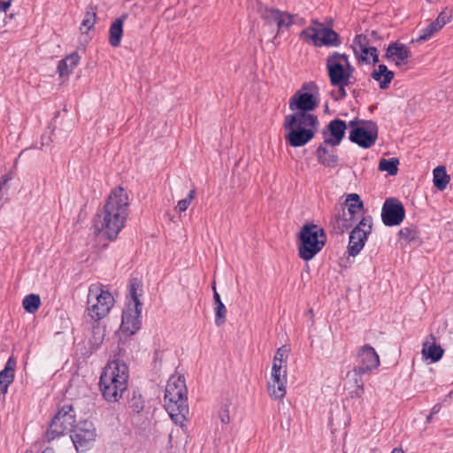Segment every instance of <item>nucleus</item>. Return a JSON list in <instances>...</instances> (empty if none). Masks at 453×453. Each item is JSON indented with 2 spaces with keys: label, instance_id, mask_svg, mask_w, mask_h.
<instances>
[{
  "label": "nucleus",
  "instance_id": "obj_1",
  "mask_svg": "<svg viewBox=\"0 0 453 453\" xmlns=\"http://www.w3.org/2000/svg\"><path fill=\"white\" fill-rule=\"evenodd\" d=\"M164 406L171 419L183 427L189 412L188 389L183 376H171L168 380L165 390Z\"/></svg>",
  "mask_w": 453,
  "mask_h": 453
},
{
  "label": "nucleus",
  "instance_id": "obj_2",
  "mask_svg": "<svg viewBox=\"0 0 453 453\" xmlns=\"http://www.w3.org/2000/svg\"><path fill=\"white\" fill-rule=\"evenodd\" d=\"M326 67L330 84L337 88L336 92L331 95L335 101L342 100L347 96L346 87L353 85L356 78L353 75L354 66L344 53L334 52L326 60Z\"/></svg>",
  "mask_w": 453,
  "mask_h": 453
},
{
  "label": "nucleus",
  "instance_id": "obj_3",
  "mask_svg": "<svg viewBox=\"0 0 453 453\" xmlns=\"http://www.w3.org/2000/svg\"><path fill=\"white\" fill-rule=\"evenodd\" d=\"M129 370L127 364L119 359L110 362L100 377V389L105 400L118 402L127 388Z\"/></svg>",
  "mask_w": 453,
  "mask_h": 453
},
{
  "label": "nucleus",
  "instance_id": "obj_4",
  "mask_svg": "<svg viewBox=\"0 0 453 453\" xmlns=\"http://www.w3.org/2000/svg\"><path fill=\"white\" fill-rule=\"evenodd\" d=\"M319 125L316 115L305 112H296L287 115L284 129L288 131L285 138L292 147H301L308 143L315 134L311 128Z\"/></svg>",
  "mask_w": 453,
  "mask_h": 453
},
{
  "label": "nucleus",
  "instance_id": "obj_5",
  "mask_svg": "<svg viewBox=\"0 0 453 453\" xmlns=\"http://www.w3.org/2000/svg\"><path fill=\"white\" fill-rule=\"evenodd\" d=\"M127 200L124 188L119 187L113 189L108 196L102 214H98V217L103 216L101 226H124L128 215Z\"/></svg>",
  "mask_w": 453,
  "mask_h": 453
},
{
  "label": "nucleus",
  "instance_id": "obj_6",
  "mask_svg": "<svg viewBox=\"0 0 453 453\" xmlns=\"http://www.w3.org/2000/svg\"><path fill=\"white\" fill-rule=\"evenodd\" d=\"M325 228H300L296 234L298 256L305 262L313 259L325 247L327 237Z\"/></svg>",
  "mask_w": 453,
  "mask_h": 453
},
{
  "label": "nucleus",
  "instance_id": "obj_7",
  "mask_svg": "<svg viewBox=\"0 0 453 453\" xmlns=\"http://www.w3.org/2000/svg\"><path fill=\"white\" fill-rule=\"evenodd\" d=\"M114 304L111 293L104 289L101 283H94L88 287V314L95 321L104 318Z\"/></svg>",
  "mask_w": 453,
  "mask_h": 453
},
{
  "label": "nucleus",
  "instance_id": "obj_8",
  "mask_svg": "<svg viewBox=\"0 0 453 453\" xmlns=\"http://www.w3.org/2000/svg\"><path fill=\"white\" fill-rule=\"evenodd\" d=\"M314 26H310L303 29L300 35V39L310 43L311 42L316 47H338L342 44V40L338 33L330 27H326L323 23L312 19Z\"/></svg>",
  "mask_w": 453,
  "mask_h": 453
},
{
  "label": "nucleus",
  "instance_id": "obj_9",
  "mask_svg": "<svg viewBox=\"0 0 453 453\" xmlns=\"http://www.w3.org/2000/svg\"><path fill=\"white\" fill-rule=\"evenodd\" d=\"M76 421V413L71 404H65L58 409V412L52 418L45 432V441H51L65 435L68 431L74 427Z\"/></svg>",
  "mask_w": 453,
  "mask_h": 453
},
{
  "label": "nucleus",
  "instance_id": "obj_10",
  "mask_svg": "<svg viewBox=\"0 0 453 453\" xmlns=\"http://www.w3.org/2000/svg\"><path fill=\"white\" fill-rule=\"evenodd\" d=\"M96 438L94 424L88 420L80 421L71 430V440L75 449L83 453L92 448Z\"/></svg>",
  "mask_w": 453,
  "mask_h": 453
},
{
  "label": "nucleus",
  "instance_id": "obj_11",
  "mask_svg": "<svg viewBox=\"0 0 453 453\" xmlns=\"http://www.w3.org/2000/svg\"><path fill=\"white\" fill-rule=\"evenodd\" d=\"M380 357L374 348L369 344L361 347L357 355V365L352 370L355 376L362 377L380 366Z\"/></svg>",
  "mask_w": 453,
  "mask_h": 453
},
{
  "label": "nucleus",
  "instance_id": "obj_12",
  "mask_svg": "<svg viewBox=\"0 0 453 453\" xmlns=\"http://www.w3.org/2000/svg\"><path fill=\"white\" fill-rule=\"evenodd\" d=\"M363 127H356L349 132V139L363 149L373 146L378 139L379 128L372 120H362Z\"/></svg>",
  "mask_w": 453,
  "mask_h": 453
},
{
  "label": "nucleus",
  "instance_id": "obj_13",
  "mask_svg": "<svg viewBox=\"0 0 453 453\" xmlns=\"http://www.w3.org/2000/svg\"><path fill=\"white\" fill-rule=\"evenodd\" d=\"M346 213L349 215V220L356 223L355 226H372V218L370 215H364V202L359 195L356 193L349 194L346 196L345 203Z\"/></svg>",
  "mask_w": 453,
  "mask_h": 453
},
{
  "label": "nucleus",
  "instance_id": "obj_14",
  "mask_svg": "<svg viewBox=\"0 0 453 453\" xmlns=\"http://www.w3.org/2000/svg\"><path fill=\"white\" fill-rule=\"evenodd\" d=\"M316 87L314 82H305L302 88L297 90L289 100V109L291 111H298L297 112H305L315 110L319 106L318 100L311 93L303 90H311Z\"/></svg>",
  "mask_w": 453,
  "mask_h": 453
},
{
  "label": "nucleus",
  "instance_id": "obj_15",
  "mask_svg": "<svg viewBox=\"0 0 453 453\" xmlns=\"http://www.w3.org/2000/svg\"><path fill=\"white\" fill-rule=\"evenodd\" d=\"M257 12L267 24L276 23L278 33L283 29L289 28L295 23L294 16L288 12L269 8L260 3L257 7Z\"/></svg>",
  "mask_w": 453,
  "mask_h": 453
},
{
  "label": "nucleus",
  "instance_id": "obj_16",
  "mask_svg": "<svg viewBox=\"0 0 453 453\" xmlns=\"http://www.w3.org/2000/svg\"><path fill=\"white\" fill-rule=\"evenodd\" d=\"M405 217L403 203L394 197L387 198L381 209V219L386 226L400 225Z\"/></svg>",
  "mask_w": 453,
  "mask_h": 453
},
{
  "label": "nucleus",
  "instance_id": "obj_17",
  "mask_svg": "<svg viewBox=\"0 0 453 453\" xmlns=\"http://www.w3.org/2000/svg\"><path fill=\"white\" fill-rule=\"evenodd\" d=\"M142 308L126 305L122 311L120 331L125 335L134 334L141 327Z\"/></svg>",
  "mask_w": 453,
  "mask_h": 453
},
{
  "label": "nucleus",
  "instance_id": "obj_18",
  "mask_svg": "<svg viewBox=\"0 0 453 453\" xmlns=\"http://www.w3.org/2000/svg\"><path fill=\"white\" fill-rule=\"evenodd\" d=\"M371 229L372 228H369L368 231H365L364 228H352V231L349 233V240L346 251V254H348L346 259L349 264L353 263V260L350 261L349 259L350 257L354 258L363 250L368 235L371 233Z\"/></svg>",
  "mask_w": 453,
  "mask_h": 453
},
{
  "label": "nucleus",
  "instance_id": "obj_19",
  "mask_svg": "<svg viewBox=\"0 0 453 453\" xmlns=\"http://www.w3.org/2000/svg\"><path fill=\"white\" fill-rule=\"evenodd\" d=\"M347 125L345 121L335 119L327 125V132L323 131L324 140L330 147L338 146L345 136Z\"/></svg>",
  "mask_w": 453,
  "mask_h": 453
},
{
  "label": "nucleus",
  "instance_id": "obj_20",
  "mask_svg": "<svg viewBox=\"0 0 453 453\" xmlns=\"http://www.w3.org/2000/svg\"><path fill=\"white\" fill-rule=\"evenodd\" d=\"M411 56V50L406 45L392 42L388 45L384 58L394 62L397 67H401L408 63Z\"/></svg>",
  "mask_w": 453,
  "mask_h": 453
},
{
  "label": "nucleus",
  "instance_id": "obj_21",
  "mask_svg": "<svg viewBox=\"0 0 453 453\" xmlns=\"http://www.w3.org/2000/svg\"><path fill=\"white\" fill-rule=\"evenodd\" d=\"M316 157L318 162L326 167L334 168L338 165L339 157L337 150L335 147H330L329 143L326 142V140L318 146Z\"/></svg>",
  "mask_w": 453,
  "mask_h": 453
},
{
  "label": "nucleus",
  "instance_id": "obj_22",
  "mask_svg": "<svg viewBox=\"0 0 453 453\" xmlns=\"http://www.w3.org/2000/svg\"><path fill=\"white\" fill-rule=\"evenodd\" d=\"M450 17L445 11H442L435 20L431 22L426 28L421 30V34L417 39L418 42L426 41L431 38L435 33L440 31L448 22Z\"/></svg>",
  "mask_w": 453,
  "mask_h": 453
},
{
  "label": "nucleus",
  "instance_id": "obj_23",
  "mask_svg": "<svg viewBox=\"0 0 453 453\" xmlns=\"http://www.w3.org/2000/svg\"><path fill=\"white\" fill-rule=\"evenodd\" d=\"M15 366L16 360L13 357H10L4 368L0 372V396L7 393L9 386L13 381Z\"/></svg>",
  "mask_w": 453,
  "mask_h": 453
},
{
  "label": "nucleus",
  "instance_id": "obj_24",
  "mask_svg": "<svg viewBox=\"0 0 453 453\" xmlns=\"http://www.w3.org/2000/svg\"><path fill=\"white\" fill-rule=\"evenodd\" d=\"M127 18V13L122 14L120 17L117 18L110 27L109 43L112 47H118L120 45L123 35V25Z\"/></svg>",
  "mask_w": 453,
  "mask_h": 453
},
{
  "label": "nucleus",
  "instance_id": "obj_25",
  "mask_svg": "<svg viewBox=\"0 0 453 453\" xmlns=\"http://www.w3.org/2000/svg\"><path fill=\"white\" fill-rule=\"evenodd\" d=\"M81 59L78 52H73L60 60L58 65V73L60 77H68L77 66Z\"/></svg>",
  "mask_w": 453,
  "mask_h": 453
},
{
  "label": "nucleus",
  "instance_id": "obj_26",
  "mask_svg": "<svg viewBox=\"0 0 453 453\" xmlns=\"http://www.w3.org/2000/svg\"><path fill=\"white\" fill-rule=\"evenodd\" d=\"M372 78L379 81L380 88L387 89L395 77L394 72L388 69L387 65L380 64L371 74Z\"/></svg>",
  "mask_w": 453,
  "mask_h": 453
},
{
  "label": "nucleus",
  "instance_id": "obj_27",
  "mask_svg": "<svg viewBox=\"0 0 453 453\" xmlns=\"http://www.w3.org/2000/svg\"><path fill=\"white\" fill-rule=\"evenodd\" d=\"M287 371H283L282 377H279V381L271 377L268 381L267 389L271 397L274 399H281L286 395Z\"/></svg>",
  "mask_w": 453,
  "mask_h": 453
},
{
  "label": "nucleus",
  "instance_id": "obj_28",
  "mask_svg": "<svg viewBox=\"0 0 453 453\" xmlns=\"http://www.w3.org/2000/svg\"><path fill=\"white\" fill-rule=\"evenodd\" d=\"M213 301L215 311V324L220 326L225 324L226 319V308L221 301L220 296L216 289L215 282L212 283Z\"/></svg>",
  "mask_w": 453,
  "mask_h": 453
},
{
  "label": "nucleus",
  "instance_id": "obj_29",
  "mask_svg": "<svg viewBox=\"0 0 453 453\" xmlns=\"http://www.w3.org/2000/svg\"><path fill=\"white\" fill-rule=\"evenodd\" d=\"M433 175V182L434 187L438 190L443 191L450 180V176L447 173L446 167L443 165L435 167L434 169Z\"/></svg>",
  "mask_w": 453,
  "mask_h": 453
},
{
  "label": "nucleus",
  "instance_id": "obj_30",
  "mask_svg": "<svg viewBox=\"0 0 453 453\" xmlns=\"http://www.w3.org/2000/svg\"><path fill=\"white\" fill-rule=\"evenodd\" d=\"M141 286L136 279H132L129 282V289H128V302L127 305L141 307L142 308V303L140 301L141 296Z\"/></svg>",
  "mask_w": 453,
  "mask_h": 453
},
{
  "label": "nucleus",
  "instance_id": "obj_31",
  "mask_svg": "<svg viewBox=\"0 0 453 453\" xmlns=\"http://www.w3.org/2000/svg\"><path fill=\"white\" fill-rule=\"evenodd\" d=\"M398 235L401 240L413 246H419L422 242L418 228H401Z\"/></svg>",
  "mask_w": 453,
  "mask_h": 453
},
{
  "label": "nucleus",
  "instance_id": "obj_32",
  "mask_svg": "<svg viewBox=\"0 0 453 453\" xmlns=\"http://www.w3.org/2000/svg\"><path fill=\"white\" fill-rule=\"evenodd\" d=\"M96 20V8L93 5H88L81 25V33L87 34L95 25Z\"/></svg>",
  "mask_w": 453,
  "mask_h": 453
},
{
  "label": "nucleus",
  "instance_id": "obj_33",
  "mask_svg": "<svg viewBox=\"0 0 453 453\" xmlns=\"http://www.w3.org/2000/svg\"><path fill=\"white\" fill-rule=\"evenodd\" d=\"M145 406L144 399L138 390H134L132 396L128 399L127 408L134 413H141Z\"/></svg>",
  "mask_w": 453,
  "mask_h": 453
},
{
  "label": "nucleus",
  "instance_id": "obj_34",
  "mask_svg": "<svg viewBox=\"0 0 453 453\" xmlns=\"http://www.w3.org/2000/svg\"><path fill=\"white\" fill-rule=\"evenodd\" d=\"M443 349L440 345L425 343L423 345L422 353L426 359H430L432 362L439 361L443 355Z\"/></svg>",
  "mask_w": 453,
  "mask_h": 453
},
{
  "label": "nucleus",
  "instance_id": "obj_35",
  "mask_svg": "<svg viewBox=\"0 0 453 453\" xmlns=\"http://www.w3.org/2000/svg\"><path fill=\"white\" fill-rule=\"evenodd\" d=\"M22 305L26 311L35 313L41 305L40 296L35 294H29L24 297Z\"/></svg>",
  "mask_w": 453,
  "mask_h": 453
},
{
  "label": "nucleus",
  "instance_id": "obj_36",
  "mask_svg": "<svg viewBox=\"0 0 453 453\" xmlns=\"http://www.w3.org/2000/svg\"><path fill=\"white\" fill-rule=\"evenodd\" d=\"M398 165L399 160L396 157L381 158L379 162V170L388 172L390 175H395L398 172Z\"/></svg>",
  "mask_w": 453,
  "mask_h": 453
},
{
  "label": "nucleus",
  "instance_id": "obj_37",
  "mask_svg": "<svg viewBox=\"0 0 453 453\" xmlns=\"http://www.w3.org/2000/svg\"><path fill=\"white\" fill-rule=\"evenodd\" d=\"M370 57L372 58V64L379 62L378 50L376 47L370 46L360 50L359 55L357 57L358 61L370 63Z\"/></svg>",
  "mask_w": 453,
  "mask_h": 453
},
{
  "label": "nucleus",
  "instance_id": "obj_38",
  "mask_svg": "<svg viewBox=\"0 0 453 453\" xmlns=\"http://www.w3.org/2000/svg\"><path fill=\"white\" fill-rule=\"evenodd\" d=\"M347 210L342 208V211H339L334 215V221L331 223L332 226H355L356 223L352 220H349V215L346 213Z\"/></svg>",
  "mask_w": 453,
  "mask_h": 453
},
{
  "label": "nucleus",
  "instance_id": "obj_39",
  "mask_svg": "<svg viewBox=\"0 0 453 453\" xmlns=\"http://www.w3.org/2000/svg\"><path fill=\"white\" fill-rule=\"evenodd\" d=\"M104 230L105 228H94L92 238L94 246L102 248H106L108 246L109 241L106 239Z\"/></svg>",
  "mask_w": 453,
  "mask_h": 453
},
{
  "label": "nucleus",
  "instance_id": "obj_40",
  "mask_svg": "<svg viewBox=\"0 0 453 453\" xmlns=\"http://www.w3.org/2000/svg\"><path fill=\"white\" fill-rule=\"evenodd\" d=\"M370 46V40L368 39L366 35L361 34L356 35L353 42V50L355 56L357 57L359 55L361 49L368 48Z\"/></svg>",
  "mask_w": 453,
  "mask_h": 453
},
{
  "label": "nucleus",
  "instance_id": "obj_41",
  "mask_svg": "<svg viewBox=\"0 0 453 453\" xmlns=\"http://www.w3.org/2000/svg\"><path fill=\"white\" fill-rule=\"evenodd\" d=\"M196 195V190L192 189L189 191L188 196L180 201H179L177 206L175 207V211L181 212L185 211L189 206L191 201L194 199Z\"/></svg>",
  "mask_w": 453,
  "mask_h": 453
},
{
  "label": "nucleus",
  "instance_id": "obj_42",
  "mask_svg": "<svg viewBox=\"0 0 453 453\" xmlns=\"http://www.w3.org/2000/svg\"><path fill=\"white\" fill-rule=\"evenodd\" d=\"M354 382L356 388L349 392L351 398H361L364 394V382L361 377L355 376Z\"/></svg>",
  "mask_w": 453,
  "mask_h": 453
},
{
  "label": "nucleus",
  "instance_id": "obj_43",
  "mask_svg": "<svg viewBox=\"0 0 453 453\" xmlns=\"http://www.w3.org/2000/svg\"><path fill=\"white\" fill-rule=\"evenodd\" d=\"M122 228H105L104 233L109 242L115 241Z\"/></svg>",
  "mask_w": 453,
  "mask_h": 453
},
{
  "label": "nucleus",
  "instance_id": "obj_44",
  "mask_svg": "<svg viewBox=\"0 0 453 453\" xmlns=\"http://www.w3.org/2000/svg\"><path fill=\"white\" fill-rule=\"evenodd\" d=\"M288 349L286 346L279 348L274 355L276 360H281L287 363Z\"/></svg>",
  "mask_w": 453,
  "mask_h": 453
},
{
  "label": "nucleus",
  "instance_id": "obj_45",
  "mask_svg": "<svg viewBox=\"0 0 453 453\" xmlns=\"http://www.w3.org/2000/svg\"><path fill=\"white\" fill-rule=\"evenodd\" d=\"M282 366L275 363H273L271 377L274 378L277 381H279V377H282L283 374L284 370H282Z\"/></svg>",
  "mask_w": 453,
  "mask_h": 453
},
{
  "label": "nucleus",
  "instance_id": "obj_46",
  "mask_svg": "<svg viewBox=\"0 0 453 453\" xmlns=\"http://www.w3.org/2000/svg\"><path fill=\"white\" fill-rule=\"evenodd\" d=\"M219 418L223 424H228L230 422L229 411L226 406L222 408L219 411Z\"/></svg>",
  "mask_w": 453,
  "mask_h": 453
},
{
  "label": "nucleus",
  "instance_id": "obj_47",
  "mask_svg": "<svg viewBox=\"0 0 453 453\" xmlns=\"http://www.w3.org/2000/svg\"><path fill=\"white\" fill-rule=\"evenodd\" d=\"M12 0H0V12H6Z\"/></svg>",
  "mask_w": 453,
  "mask_h": 453
},
{
  "label": "nucleus",
  "instance_id": "obj_48",
  "mask_svg": "<svg viewBox=\"0 0 453 453\" xmlns=\"http://www.w3.org/2000/svg\"><path fill=\"white\" fill-rule=\"evenodd\" d=\"M441 410V403H436L432 407L430 412L432 413V415H435V414L439 413Z\"/></svg>",
  "mask_w": 453,
  "mask_h": 453
},
{
  "label": "nucleus",
  "instance_id": "obj_49",
  "mask_svg": "<svg viewBox=\"0 0 453 453\" xmlns=\"http://www.w3.org/2000/svg\"><path fill=\"white\" fill-rule=\"evenodd\" d=\"M453 398V389L449 392L448 395H445L443 401L447 402L448 400Z\"/></svg>",
  "mask_w": 453,
  "mask_h": 453
},
{
  "label": "nucleus",
  "instance_id": "obj_50",
  "mask_svg": "<svg viewBox=\"0 0 453 453\" xmlns=\"http://www.w3.org/2000/svg\"><path fill=\"white\" fill-rule=\"evenodd\" d=\"M349 125V127H351V130H352L354 127H358V126H357V120H352V121H350Z\"/></svg>",
  "mask_w": 453,
  "mask_h": 453
},
{
  "label": "nucleus",
  "instance_id": "obj_51",
  "mask_svg": "<svg viewBox=\"0 0 453 453\" xmlns=\"http://www.w3.org/2000/svg\"><path fill=\"white\" fill-rule=\"evenodd\" d=\"M273 363H275L282 367H283V365L286 364V362L281 361V360H276V358H274V357H273Z\"/></svg>",
  "mask_w": 453,
  "mask_h": 453
},
{
  "label": "nucleus",
  "instance_id": "obj_52",
  "mask_svg": "<svg viewBox=\"0 0 453 453\" xmlns=\"http://www.w3.org/2000/svg\"><path fill=\"white\" fill-rule=\"evenodd\" d=\"M391 453H404L401 448H395Z\"/></svg>",
  "mask_w": 453,
  "mask_h": 453
},
{
  "label": "nucleus",
  "instance_id": "obj_53",
  "mask_svg": "<svg viewBox=\"0 0 453 453\" xmlns=\"http://www.w3.org/2000/svg\"><path fill=\"white\" fill-rule=\"evenodd\" d=\"M42 453H54V450L50 448H46Z\"/></svg>",
  "mask_w": 453,
  "mask_h": 453
},
{
  "label": "nucleus",
  "instance_id": "obj_54",
  "mask_svg": "<svg viewBox=\"0 0 453 453\" xmlns=\"http://www.w3.org/2000/svg\"><path fill=\"white\" fill-rule=\"evenodd\" d=\"M303 226H307V227H310V226H318L317 225L313 224V223H305L303 225Z\"/></svg>",
  "mask_w": 453,
  "mask_h": 453
},
{
  "label": "nucleus",
  "instance_id": "obj_55",
  "mask_svg": "<svg viewBox=\"0 0 453 453\" xmlns=\"http://www.w3.org/2000/svg\"><path fill=\"white\" fill-rule=\"evenodd\" d=\"M433 416L432 413L430 412V414L426 417V422L427 423H430L433 419Z\"/></svg>",
  "mask_w": 453,
  "mask_h": 453
},
{
  "label": "nucleus",
  "instance_id": "obj_56",
  "mask_svg": "<svg viewBox=\"0 0 453 453\" xmlns=\"http://www.w3.org/2000/svg\"><path fill=\"white\" fill-rule=\"evenodd\" d=\"M371 36L376 37L377 36V32L376 31H372L371 32Z\"/></svg>",
  "mask_w": 453,
  "mask_h": 453
}]
</instances>
